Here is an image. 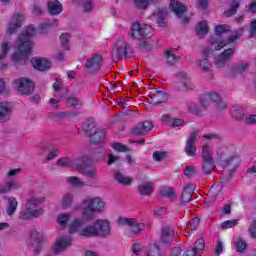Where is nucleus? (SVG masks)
<instances>
[{
	"mask_svg": "<svg viewBox=\"0 0 256 256\" xmlns=\"http://www.w3.org/2000/svg\"><path fill=\"white\" fill-rule=\"evenodd\" d=\"M37 33V30L30 25L25 28L23 33L18 36V40L15 43L16 52L12 55V61L19 63V61H25L27 55L33 51V42L31 37Z\"/></svg>",
	"mask_w": 256,
	"mask_h": 256,
	"instance_id": "nucleus-1",
	"label": "nucleus"
},
{
	"mask_svg": "<svg viewBox=\"0 0 256 256\" xmlns=\"http://www.w3.org/2000/svg\"><path fill=\"white\" fill-rule=\"evenodd\" d=\"M231 31V27L227 24L218 25L215 27V36L211 37L209 40L210 47L213 51H220V49H223V47H227L230 43H235L241 35H243V28H239L238 30L233 31L229 36L227 40H224L223 38L227 33Z\"/></svg>",
	"mask_w": 256,
	"mask_h": 256,
	"instance_id": "nucleus-2",
	"label": "nucleus"
},
{
	"mask_svg": "<svg viewBox=\"0 0 256 256\" xmlns=\"http://www.w3.org/2000/svg\"><path fill=\"white\" fill-rule=\"evenodd\" d=\"M101 197H86L82 200V215L86 221H92L93 213H103L106 207Z\"/></svg>",
	"mask_w": 256,
	"mask_h": 256,
	"instance_id": "nucleus-3",
	"label": "nucleus"
},
{
	"mask_svg": "<svg viewBox=\"0 0 256 256\" xmlns=\"http://www.w3.org/2000/svg\"><path fill=\"white\" fill-rule=\"evenodd\" d=\"M45 201L44 198L32 197L26 202V210L20 212L19 219L27 221L28 219H33L34 217H41L43 215V208L39 207ZM39 207V208H37Z\"/></svg>",
	"mask_w": 256,
	"mask_h": 256,
	"instance_id": "nucleus-4",
	"label": "nucleus"
},
{
	"mask_svg": "<svg viewBox=\"0 0 256 256\" xmlns=\"http://www.w3.org/2000/svg\"><path fill=\"white\" fill-rule=\"evenodd\" d=\"M70 235H78V237H97L95 224H89L83 227V220L74 219L68 228Z\"/></svg>",
	"mask_w": 256,
	"mask_h": 256,
	"instance_id": "nucleus-5",
	"label": "nucleus"
},
{
	"mask_svg": "<svg viewBox=\"0 0 256 256\" xmlns=\"http://www.w3.org/2000/svg\"><path fill=\"white\" fill-rule=\"evenodd\" d=\"M85 161H87V156H81L80 158L73 160L71 158H60L56 165L58 167H66L68 169H73L74 171H82L85 168Z\"/></svg>",
	"mask_w": 256,
	"mask_h": 256,
	"instance_id": "nucleus-6",
	"label": "nucleus"
},
{
	"mask_svg": "<svg viewBox=\"0 0 256 256\" xmlns=\"http://www.w3.org/2000/svg\"><path fill=\"white\" fill-rule=\"evenodd\" d=\"M117 225L119 227H130V231L134 235L141 233L145 229V224L137 222L135 218L119 217L117 219Z\"/></svg>",
	"mask_w": 256,
	"mask_h": 256,
	"instance_id": "nucleus-7",
	"label": "nucleus"
},
{
	"mask_svg": "<svg viewBox=\"0 0 256 256\" xmlns=\"http://www.w3.org/2000/svg\"><path fill=\"white\" fill-rule=\"evenodd\" d=\"M82 129L83 131H85V133H87V135L95 131L93 134H91L92 143H103V141H105V131L97 130V128L93 124L89 125V120L84 122V124L82 125Z\"/></svg>",
	"mask_w": 256,
	"mask_h": 256,
	"instance_id": "nucleus-8",
	"label": "nucleus"
},
{
	"mask_svg": "<svg viewBox=\"0 0 256 256\" xmlns=\"http://www.w3.org/2000/svg\"><path fill=\"white\" fill-rule=\"evenodd\" d=\"M13 87L18 91V93H21V95H31L35 85L33 84V81L27 78H19L14 80Z\"/></svg>",
	"mask_w": 256,
	"mask_h": 256,
	"instance_id": "nucleus-9",
	"label": "nucleus"
},
{
	"mask_svg": "<svg viewBox=\"0 0 256 256\" xmlns=\"http://www.w3.org/2000/svg\"><path fill=\"white\" fill-rule=\"evenodd\" d=\"M72 243L73 238L71 235H60L56 238L52 251L55 255H59V253H63L68 247H71Z\"/></svg>",
	"mask_w": 256,
	"mask_h": 256,
	"instance_id": "nucleus-10",
	"label": "nucleus"
},
{
	"mask_svg": "<svg viewBox=\"0 0 256 256\" xmlns=\"http://www.w3.org/2000/svg\"><path fill=\"white\" fill-rule=\"evenodd\" d=\"M96 237H109L111 235V222L107 219H96L94 221Z\"/></svg>",
	"mask_w": 256,
	"mask_h": 256,
	"instance_id": "nucleus-11",
	"label": "nucleus"
},
{
	"mask_svg": "<svg viewBox=\"0 0 256 256\" xmlns=\"http://www.w3.org/2000/svg\"><path fill=\"white\" fill-rule=\"evenodd\" d=\"M153 35V27L147 24H139L135 22L132 24V37L139 39V37H151Z\"/></svg>",
	"mask_w": 256,
	"mask_h": 256,
	"instance_id": "nucleus-12",
	"label": "nucleus"
},
{
	"mask_svg": "<svg viewBox=\"0 0 256 256\" xmlns=\"http://www.w3.org/2000/svg\"><path fill=\"white\" fill-rule=\"evenodd\" d=\"M202 169L204 173H212L213 167V157L211 156V147L209 145H204L202 147Z\"/></svg>",
	"mask_w": 256,
	"mask_h": 256,
	"instance_id": "nucleus-13",
	"label": "nucleus"
},
{
	"mask_svg": "<svg viewBox=\"0 0 256 256\" xmlns=\"http://www.w3.org/2000/svg\"><path fill=\"white\" fill-rule=\"evenodd\" d=\"M103 65V56L99 54L92 55L85 64L87 71L90 73H97Z\"/></svg>",
	"mask_w": 256,
	"mask_h": 256,
	"instance_id": "nucleus-14",
	"label": "nucleus"
},
{
	"mask_svg": "<svg viewBox=\"0 0 256 256\" xmlns=\"http://www.w3.org/2000/svg\"><path fill=\"white\" fill-rule=\"evenodd\" d=\"M23 21H25V16L23 14H15L7 27L8 35H13L17 31V29H21V25H23Z\"/></svg>",
	"mask_w": 256,
	"mask_h": 256,
	"instance_id": "nucleus-15",
	"label": "nucleus"
},
{
	"mask_svg": "<svg viewBox=\"0 0 256 256\" xmlns=\"http://www.w3.org/2000/svg\"><path fill=\"white\" fill-rule=\"evenodd\" d=\"M32 66L37 71H47V69H51L52 63L47 58H32L31 59Z\"/></svg>",
	"mask_w": 256,
	"mask_h": 256,
	"instance_id": "nucleus-16",
	"label": "nucleus"
},
{
	"mask_svg": "<svg viewBox=\"0 0 256 256\" xmlns=\"http://www.w3.org/2000/svg\"><path fill=\"white\" fill-rule=\"evenodd\" d=\"M13 107L9 102H0V123H5L11 119V111Z\"/></svg>",
	"mask_w": 256,
	"mask_h": 256,
	"instance_id": "nucleus-17",
	"label": "nucleus"
},
{
	"mask_svg": "<svg viewBox=\"0 0 256 256\" xmlns=\"http://www.w3.org/2000/svg\"><path fill=\"white\" fill-rule=\"evenodd\" d=\"M197 137H199V132H192L186 143V154L190 157H193L197 151V148L195 147V141H197Z\"/></svg>",
	"mask_w": 256,
	"mask_h": 256,
	"instance_id": "nucleus-18",
	"label": "nucleus"
},
{
	"mask_svg": "<svg viewBox=\"0 0 256 256\" xmlns=\"http://www.w3.org/2000/svg\"><path fill=\"white\" fill-rule=\"evenodd\" d=\"M21 183L17 182L15 179L9 178L6 183L0 187L1 193H9L11 191H19L21 189Z\"/></svg>",
	"mask_w": 256,
	"mask_h": 256,
	"instance_id": "nucleus-19",
	"label": "nucleus"
},
{
	"mask_svg": "<svg viewBox=\"0 0 256 256\" xmlns=\"http://www.w3.org/2000/svg\"><path fill=\"white\" fill-rule=\"evenodd\" d=\"M169 9H171L173 13H175L178 19H181L185 11H187V7H185V5L178 0H171L169 4Z\"/></svg>",
	"mask_w": 256,
	"mask_h": 256,
	"instance_id": "nucleus-20",
	"label": "nucleus"
},
{
	"mask_svg": "<svg viewBox=\"0 0 256 256\" xmlns=\"http://www.w3.org/2000/svg\"><path fill=\"white\" fill-rule=\"evenodd\" d=\"M234 53H235V50L233 48L225 50L222 54H220L216 58L215 65L217 67H224L227 61H229L233 57Z\"/></svg>",
	"mask_w": 256,
	"mask_h": 256,
	"instance_id": "nucleus-21",
	"label": "nucleus"
},
{
	"mask_svg": "<svg viewBox=\"0 0 256 256\" xmlns=\"http://www.w3.org/2000/svg\"><path fill=\"white\" fill-rule=\"evenodd\" d=\"M125 53H127V43L125 40L120 39L113 48L112 55L113 57H116V59H121Z\"/></svg>",
	"mask_w": 256,
	"mask_h": 256,
	"instance_id": "nucleus-22",
	"label": "nucleus"
},
{
	"mask_svg": "<svg viewBox=\"0 0 256 256\" xmlns=\"http://www.w3.org/2000/svg\"><path fill=\"white\" fill-rule=\"evenodd\" d=\"M152 129H153V124H151V122L149 121H145L136 125L133 128L132 133L134 135H146V133H149V131H151Z\"/></svg>",
	"mask_w": 256,
	"mask_h": 256,
	"instance_id": "nucleus-23",
	"label": "nucleus"
},
{
	"mask_svg": "<svg viewBox=\"0 0 256 256\" xmlns=\"http://www.w3.org/2000/svg\"><path fill=\"white\" fill-rule=\"evenodd\" d=\"M12 45L11 42H3L0 45V65L1 67H7V54L11 49Z\"/></svg>",
	"mask_w": 256,
	"mask_h": 256,
	"instance_id": "nucleus-24",
	"label": "nucleus"
},
{
	"mask_svg": "<svg viewBox=\"0 0 256 256\" xmlns=\"http://www.w3.org/2000/svg\"><path fill=\"white\" fill-rule=\"evenodd\" d=\"M47 7L50 15H59L63 12V4H61V2L58 0H49Z\"/></svg>",
	"mask_w": 256,
	"mask_h": 256,
	"instance_id": "nucleus-25",
	"label": "nucleus"
},
{
	"mask_svg": "<svg viewBox=\"0 0 256 256\" xmlns=\"http://www.w3.org/2000/svg\"><path fill=\"white\" fill-rule=\"evenodd\" d=\"M195 190V185L189 183L184 187L181 195L182 203H189L193 197V191Z\"/></svg>",
	"mask_w": 256,
	"mask_h": 256,
	"instance_id": "nucleus-26",
	"label": "nucleus"
},
{
	"mask_svg": "<svg viewBox=\"0 0 256 256\" xmlns=\"http://www.w3.org/2000/svg\"><path fill=\"white\" fill-rule=\"evenodd\" d=\"M218 159H223V161H225V163H231V161H233L235 158V156H231V154L229 153V148L227 147H222L219 148L216 152Z\"/></svg>",
	"mask_w": 256,
	"mask_h": 256,
	"instance_id": "nucleus-27",
	"label": "nucleus"
},
{
	"mask_svg": "<svg viewBox=\"0 0 256 256\" xmlns=\"http://www.w3.org/2000/svg\"><path fill=\"white\" fill-rule=\"evenodd\" d=\"M8 201V205L6 208V214L9 217H13V215H15V211H17V207L19 205V202H17V198L11 196L7 198Z\"/></svg>",
	"mask_w": 256,
	"mask_h": 256,
	"instance_id": "nucleus-28",
	"label": "nucleus"
},
{
	"mask_svg": "<svg viewBox=\"0 0 256 256\" xmlns=\"http://www.w3.org/2000/svg\"><path fill=\"white\" fill-rule=\"evenodd\" d=\"M156 17L159 27L167 26V12L163 8H158L156 12Z\"/></svg>",
	"mask_w": 256,
	"mask_h": 256,
	"instance_id": "nucleus-29",
	"label": "nucleus"
},
{
	"mask_svg": "<svg viewBox=\"0 0 256 256\" xmlns=\"http://www.w3.org/2000/svg\"><path fill=\"white\" fill-rule=\"evenodd\" d=\"M228 4L230 5V9L225 11V15L226 17H233L237 13L239 5H241V0H228Z\"/></svg>",
	"mask_w": 256,
	"mask_h": 256,
	"instance_id": "nucleus-30",
	"label": "nucleus"
},
{
	"mask_svg": "<svg viewBox=\"0 0 256 256\" xmlns=\"http://www.w3.org/2000/svg\"><path fill=\"white\" fill-rule=\"evenodd\" d=\"M178 77H180V79L182 80L183 83V87H182V91H189L191 89H193V83L191 82V79L187 76L186 72H180L178 74Z\"/></svg>",
	"mask_w": 256,
	"mask_h": 256,
	"instance_id": "nucleus-31",
	"label": "nucleus"
},
{
	"mask_svg": "<svg viewBox=\"0 0 256 256\" xmlns=\"http://www.w3.org/2000/svg\"><path fill=\"white\" fill-rule=\"evenodd\" d=\"M154 186L152 184V182L146 181L143 182L140 186H139V193L140 195H151V193H153L154 191Z\"/></svg>",
	"mask_w": 256,
	"mask_h": 256,
	"instance_id": "nucleus-32",
	"label": "nucleus"
},
{
	"mask_svg": "<svg viewBox=\"0 0 256 256\" xmlns=\"http://www.w3.org/2000/svg\"><path fill=\"white\" fill-rule=\"evenodd\" d=\"M219 103L221 101V97L216 92H210L209 94L204 95V101H202V105L206 106L207 103Z\"/></svg>",
	"mask_w": 256,
	"mask_h": 256,
	"instance_id": "nucleus-33",
	"label": "nucleus"
},
{
	"mask_svg": "<svg viewBox=\"0 0 256 256\" xmlns=\"http://www.w3.org/2000/svg\"><path fill=\"white\" fill-rule=\"evenodd\" d=\"M91 163V158L86 156L85 165L84 168L80 171H83L84 175H87V177H90V179L97 178V170L95 168H89L88 170H85V167Z\"/></svg>",
	"mask_w": 256,
	"mask_h": 256,
	"instance_id": "nucleus-34",
	"label": "nucleus"
},
{
	"mask_svg": "<svg viewBox=\"0 0 256 256\" xmlns=\"http://www.w3.org/2000/svg\"><path fill=\"white\" fill-rule=\"evenodd\" d=\"M196 33L199 37H204L209 33V26L207 25V21L203 20L196 25Z\"/></svg>",
	"mask_w": 256,
	"mask_h": 256,
	"instance_id": "nucleus-35",
	"label": "nucleus"
},
{
	"mask_svg": "<svg viewBox=\"0 0 256 256\" xmlns=\"http://www.w3.org/2000/svg\"><path fill=\"white\" fill-rule=\"evenodd\" d=\"M115 179L120 183V185H131V183H133V179H131V177L125 176L121 172L115 173Z\"/></svg>",
	"mask_w": 256,
	"mask_h": 256,
	"instance_id": "nucleus-36",
	"label": "nucleus"
},
{
	"mask_svg": "<svg viewBox=\"0 0 256 256\" xmlns=\"http://www.w3.org/2000/svg\"><path fill=\"white\" fill-rule=\"evenodd\" d=\"M67 183H69V185H71L72 187H85V185H87V182H84L83 180H81V178L79 177H75V176H70L67 178Z\"/></svg>",
	"mask_w": 256,
	"mask_h": 256,
	"instance_id": "nucleus-37",
	"label": "nucleus"
},
{
	"mask_svg": "<svg viewBox=\"0 0 256 256\" xmlns=\"http://www.w3.org/2000/svg\"><path fill=\"white\" fill-rule=\"evenodd\" d=\"M54 25H57V20H54L53 22L46 21L44 23H41L38 27V33L45 34L49 32V29L53 27Z\"/></svg>",
	"mask_w": 256,
	"mask_h": 256,
	"instance_id": "nucleus-38",
	"label": "nucleus"
},
{
	"mask_svg": "<svg viewBox=\"0 0 256 256\" xmlns=\"http://www.w3.org/2000/svg\"><path fill=\"white\" fill-rule=\"evenodd\" d=\"M69 39H71V34L69 33H63L60 36V43L64 51H71V45L69 44Z\"/></svg>",
	"mask_w": 256,
	"mask_h": 256,
	"instance_id": "nucleus-39",
	"label": "nucleus"
},
{
	"mask_svg": "<svg viewBox=\"0 0 256 256\" xmlns=\"http://www.w3.org/2000/svg\"><path fill=\"white\" fill-rule=\"evenodd\" d=\"M146 256H161V248L157 243L149 244Z\"/></svg>",
	"mask_w": 256,
	"mask_h": 256,
	"instance_id": "nucleus-40",
	"label": "nucleus"
},
{
	"mask_svg": "<svg viewBox=\"0 0 256 256\" xmlns=\"http://www.w3.org/2000/svg\"><path fill=\"white\" fill-rule=\"evenodd\" d=\"M173 236H174L173 230L169 228L164 229L161 235L162 243H171V241H173Z\"/></svg>",
	"mask_w": 256,
	"mask_h": 256,
	"instance_id": "nucleus-41",
	"label": "nucleus"
},
{
	"mask_svg": "<svg viewBox=\"0 0 256 256\" xmlns=\"http://www.w3.org/2000/svg\"><path fill=\"white\" fill-rule=\"evenodd\" d=\"M69 219H71V214L61 213L57 216V223L59 224L60 227L65 228V226L69 222Z\"/></svg>",
	"mask_w": 256,
	"mask_h": 256,
	"instance_id": "nucleus-42",
	"label": "nucleus"
},
{
	"mask_svg": "<svg viewBox=\"0 0 256 256\" xmlns=\"http://www.w3.org/2000/svg\"><path fill=\"white\" fill-rule=\"evenodd\" d=\"M196 66L200 68L201 71H209L211 69V62L207 58H202L196 61Z\"/></svg>",
	"mask_w": 256,
	"mask_h": 256,
	"instance_id": "nucleus-43",
	"label": "nucleus"
},
{
	"mask_svg": "<svg viewBox=\"0 0 256 256\" xmlns=\"http://www.w3.org/2000/svg\"><path fill=\"white\" fill-rule=\"evenodd\" d=\"M235 247L238 253H245L247 251V241H245L243 238H238L235 241Z\"/></svg>",
	"mask_w": 256,
	"mask_h": 256,
	"instance_id": "nucleus-44",
	"label": "nucleus"
},
{
	"mask_svg": "<svg viewBox=\"0 0 256 256\" xmlns=\"http://www.w3.org/2000/svg\"><path fill=\"white\" fill-rule=\"evenodd\" d=\"M67 103L69 107H74V109H81V106L83 105V102L74 96L69 97Z\"/></svg>",
	"mask_w": 256,
	"mask_h": 256,
	"instance_id": "nucleus-45",
	"label": "nucleus"
},
{
	"mask_svg": "<svg viewBox=\"0 0 256 256\" xmlns=\"http://www.w3.org/2000/svg\"><path fill=\"white\" fill-rule=\"evenodd\" d=\"M165 57H166V63L168 65H175L179 61V57L171 53V50H168L165 52Z\"/></svg>",
	"mask_w": 256,
	"mask_h": 256,
	"instance_id": "nucleus-46",
	"label": "nucleus"
},
{
	"mask_svg": "<svg viewBox=\"0 0 256 256\" xmlns=\"http://www.w3.org/2000/svg\"><path fill=\"white\" fill-rule=\"evenodd\" d=\"M160 194L162 197H167L168 199H175L177 197V194L172 188H162Z\"/></svg>",
	"mask_w": 256,
	"mask_h": 256,
	"instance_id": "nucleus-47",
	"label": "nucleus"
},
{
	"mask_svg": "<svg viewBox=\"0 0 256 256\" xmlns=\"http://www.w3.org/2000/svg\"><path fill=\"white\" fill-rule=\"evenodd\" d=\"M71 203H73V194L67 193L62 198V208L67 209V207L71 206Z\"/></svg>",
	"mask_w": 256,
	"mask_h": 256,
	"instance_id": "nucleus-48",
	"label": "nucleus"
},
{
	"mask_svg": "<svg viewBox=\"0 0 256 256\" xmlns=\"http://www.w3.org/2000/svg\"><path fill=\"white\" fill-rule=\"evenodd\" d=\"M153 103L154 105H159V103H163L165 99H167V96L163 92H156L153 96Z\"/></svg>",
	"mask_w": 256,
	"mask_h": 256,
	"instance_id": "nucleus-49",
	"label": "nucleus"
},
{
	"mask_svg": "<svg viewBox=\"0 0 256 256\" xmlns=\"http://www.w3.org/2000/svg\"><path fill=\"white\" fill-rule=\"evenodd\" d=\"M157 0H134V5L138 7V9H147L150 3H155Z\"/></svg>",
	"mask_w": 256,
	"mask_h": 256,
	"instance_id": "nucleus-50",
	"label": "nucleus"
},
{
	"mask_svg": "<svg viewBox=\"0 0 256 256\" xmlns=\"http://www.w3.org/2000/svg\"><path fill=\"white\" fill-rule=\"evenodd\" d=\"M167 215V207L165 206H160L154 209V217L159 219V217H163Z\"/></svg>",
	"mask_w": 256,
	"mask_h": 256,
	"instance_id": "nucleus-51",
	"label": "nucleus"
},
{
	"mask_svg": "<svg viewBox=\"0 0 256 256\" xmlns=\"http://www.w3.org/2000/svg\"><path fill=\"white\" fill-rule=\"evenodd\" d=\"M63 85V81L61 79H56V82L53 84V89L55 91V97H63L59 93H61V87Z\"/></svg>",
	"mask_w": 256,
	"mask_h": 256,
	"instance_id": "nucleus-52",
	"label": "nucleus"
},
{
	"mask_svg": "<svg viewBox=\"0 0 256 256\" xmlns=\"http://www.w3.org/2000/svg\"><path fill=\"white\" fill-rule=\"evenodd\" d=\"M167 157V152L165 151H156L153 153L154 161H163Z\"/></svg>",
	"mask_w": 256,
	"mask_h": 256,
	"instance_id": "nucleus-53",
	"label": "nucleus"
},
{
	"mask_svg": "<svg viewBox=\"0 0 256 256\" xmlns=\"http://www.w3.org/2000/svg\"><path fill=\"white\" fill-rule=\"evenodd\" d=\"M250 37H256V20H251L250 27L248 29Z\"/></svg>",
	"mask_w": 256,
	"mask_h": 256,
	"instance_id": "nucleus-54",
	"label": "nucleus"
},
{
	"mask_svg": "<svg viewBox=\"0 0 256 256\" xmlns=\"http://www.w3.org/2000/svg\"><path fill=\"white\" fill-rule=\"evenodd\" d=\"M237 225V220H228L221 224L222 229H231V227H235Z\"/></svg>",
	"mask_w": 256,
	"mask_h": 256,
	"instance_id": "nucleus-55",
	"label": "nucleus"
},
{
	"mask_svg": "<svg viewBox=\"0 0 256 256\" xmlns=\"http://www.w3.org/2000/svg\"><path fill=\"white\" fill-rule=\"evenodd\" d=\"M189 227L191 231H197V228L199 227V218H193L189 221Z\"/></svg>",
	"mask_w": 256,
	"mask_h": 256,
	"instance_id": "nucleus-56",
	"label": "nucleus"
},
{
	"mask_svg": "<svg viewBox=\"0 0 256 256\" xmlns=\"http://www.w3.org/2000/svg\"><path fill=\"white\" fill-rule=\"evenodd\" d=\"M93 2H91V0H86L83 4V9L85 11V13H90V11H93Z\"/></svg>",
	"mask_w": 256,
	"mask_h": 256,
	"instance_id": "nucleus-57",
	"label": "nucleus"
},
{
	"mask_svg": "<svg viewBox=\"0 0 256 256\" xmlns=\"http://www.w3.org/2000/svg\"><path fill=\"white\" fill-rule=\"evenodd\" d=\"M19 173H21L20 168L12 169L6 173V177H8V179H11L13 177H17V175H19Z\"/></svg>",
	"mask_w": 256,
	"mask_h": 256,
	"instance_id": "nucleus-58",
	"label": "nucleus"
},
{
	"mask_svg": "<svg viewBox=\"0 0 256 256\" xmlns=\"http://www.w3.org/2000/svg\"><path fill=\"white\" fill-rule=\"evenodd\" d=\"M43 239V235L37 231H32L31 233V240L39 243Z\"/></svg>",
	"mask_w": 256,
	"mask_h": 256,
	"instance_id": "nucleus-59",
	"label": "nucleus"
},
{
	"mask_svg": "<svg viewBox=\"0 0 256 256\" xmlns=\"http://www.w3.org/2000/svg\"><path fill=\"white\" fill-rule=\"evenodd\" d=\"M112 148L115 150V151H120V152H125L127 151V146L121 144V143H113L112 144Z\"/></svg>",
	"mask_w": 256,
	"mask_h": 256,
	"instance_id": "nucleus-60",
	"label": "nucleus"
},
{
	"mask_svg": "<svg viewBox=\"0 0 256 256\" xmlns=\"http://www.w3.org/2000/svg\"><path fill=\"white\" fill-rule=\"evenodd\" d=\"M231 115L235 119H243V111H241V110L236 111L235 108H232L231 109Z\"/></svg>",
	"mask_w": 256,
	"mask_h": 256,
	"instance_id": "nucleus-61",
	"label": "nucleus"
},
{
	"mask_svg": "<svg viewBox=\"0 0 256 256\" xmlns=\"http://www.w3.org/2000/svg\"><path fill=\"white\" fill-rule=\"evenodd\" d=\"M184 175L186 177H191V175H195V166H188L184 169Z\"/></svg>",
	"mask_w": 256,
	"mask_h": 256,
	"instance_id": "nucleus-62",
	"label": "nucleus"
},
{
	"mask_svg": "<svg viewBox=\"0 0 256 256\" xmlns=\"http://www.w3.org/2000/svg\"><path fill=\"white\" fill-rule=\"evenodd\" d=\"M249 233L252 237L256 238V219L252 222L249 227Z\"/></svg>",
	"mask_w": 256,
	"mask_h": 256,
	"instance_id": "nucleus-63",
	"label": "nucleus"
},
{
	"mask_svg": "<svg viewBox=\"0 0 256 256\" xmlns=\"http://www.w3.org/2000/svg\"><path fill=\"white\" fill-rule=\"evenodd\" d=\"M247 11L249 13H256V0H252V2L247 7Z\"/></svg>",
	"mask_w": 256,
	"mask_h": 256,
	"instance_id": "nucleus-64",
	"label": "nucleus"
}]
</instances>
